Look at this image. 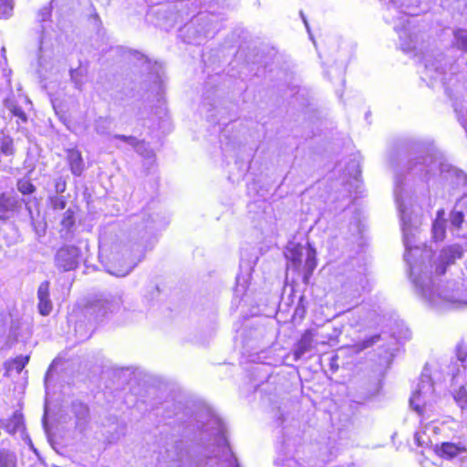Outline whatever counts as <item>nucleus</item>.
Returning <instances> with one entry per match:
<instances>
[{
	"mask_svg": "<svg viewBox=\"0 0 467 467\" xmlns=\"http://www.w3.org/2000/svg\"><path fill=\"white\" fill-rule=\"evenodd\" d=\"M54 187H55V194H61L63 193L67 189V181L64 177L59 176L55 179L54 181Z\"/></svg>",
	"mask_w": 467,
	"mask_h": 467,
	"instance_id": "35",
	"label": "nucleus"
},
{
	"mask_svg": "<svg viewBox=\"0 0 467 467\" xmlns=\"http://www.w3.org/2000/svg\"><path fill=\"white\" fill-rule=\"evenodd\" d=\"M453 45L462 51L467 52V30L457 29L453 33Z\"/></svg>",
	"mask_w": 467,
	"mask_h": 467,
	"instance_id": "23",
	"label": "nucleus"
},
{
	"mask_svg": "<svg viewBox=\"0 0 467 467\" xmlns=\"http://www.w3.org/2000/svg\"><path fill=\"white\" fill-rule=\"evenodd\" d=\"M313 348V337L309 331L305 332L297 342L294 350L295 359H300L305 354Z\"/></svg>",
	"mask_w": 467,
	"mask_h": 467,
	"instance_id": "16",
	"label": "nucleus"
},
{
	"mask_svg": "<svg viewBox=\"0 0 467 467\" xmlns=\"http://www.w3.org/2000/svg\"><path fill=\"white\" fill-rule=\"evenodd\" d=\"M62 227L70 231L71 228L75 225V211L72 208L67 209V211L63 214V218L61 219Z\"/></svg>",
	"mask_w": 467,
	"mask_h": 467,
	"instance_id": "28",
	"label": "nucleus"
},
{
	"mask_svg": "<svg viewBox=\"0 0 467 467\" xmlns=\"http://www.w3.org/2000/svg\"><path fill=\"white\" fill-rule=\"evenodd\" d=\"M304 256H306L304 265V280L305 282H307V279L317 267L316 249L309 243H307L306 246L301 244H294L293 247L288 249L286 253L287 259L290 260L292 265L295 268H297L301 265Z\"/></svg>",
	"mask_w": 467,
	"mask_h": 467,
	"instance_id": "4",
	"label": "nucleus"
},
{
	"mask_svg": "<svg viewBox=\"0 0 467 467\" xmlns=\"http://www.w3.org/2000/svg\"><path fill=\"white\" fill-rule=\"evenodd\" d=\"M408 147L411 157L409 161V170L414 173L428 175L434 173L438 168L441 172L444 171V165L429 154L427 148L422 143L411 141Z\"/></svg>",
	"mask_w": 467,
	"mask_h": 467,
	"instance_id": "3",
	"label": "nucleus"
},
{
	"mask_svg": "<svg viewBox=\"0 0 467 467\" xmlns=\"http://www.w3.org/2000/svg\"><path fill=\"white\" fill-rule=\"evenodd\" d=\"M72 412L77 419V426L78 428H83L88 420V407L83 402L76 400L72 402Z\"/></svg>",
	"mask_w": 467,
	"mask_h": 467,
	"instance_id": "17",
	"label": "nucleus"
},
{
	"mask_svg": "<svg viewBox=\"0 0 467 467\" xmlns=\"http://www.w3.org/2000/svg\"><path fill=\"white\" fill-rule=\"evenodd\" d=\"M465 451V448L459 443L442 442L440 447H437V452L441 457L453 458L458 454Z\"/></svg>",
	"mask_w": 467,
	"mask_h": 467,
	"instance_id": "20",
	"label": "nucleus"
},
{
	"mask_svg": "<svg viewBox=\"0 0 467 467\" xmlns=\"http://www.w3.org/2000/svg\"><path fill=\"white\" fill-rule=\"evenodd\" d=\"M210 424H215L217 426V432L218 433H223V423L221 421L220 419H218L217 417L215 416H213L211 418V420H209V423L206 424L204 427H205V431H209V425Z\"/></svg>",
	"mask_w": 467,
	"mask_h": 467,
	"instance_id": "37",
	"label": "nucleus"
},
{
	"mask_svg": "<svg viewBox=\"0 0 467 467\" xmlns=\"http://www.w3.org/2000/svg\"><path fill=\"white\" fill-rule=\"evenodd\" d=\"M0 153L5 157H11L15 153L14 141L8 136H4L0 140Z\"/></svg>",
	"mask_w": 467,
	"mask_h": 467,
	"instance_id": "25",
	"label": "nucleus"
},
{
	"mask_svg": "<svg viewBox=\"0 0 467 467\" xmlns=\"http://www.w3.org/2000/svg\"><path fill=\"white\" fill-rule=\"evenodd\" d=\"M48 203L54 211H62L67 206L65 196L54 194L48 197Z\"/></svg>",
	"mask_w": 467,
	"mask_h": 467,
	"instance_id": "27",
	"label": "nucleus"
},
{
	"mask_svg": "<svg viewBox=\"0 0 467 467\" xmlns=\"http://www.w3.org/2000/svg\"><path fill=\"white\" fill-rule=\"evenodd\" d=\"M29 361V356H19L6 365L7 372L15 370L20 373Z\"/></svg>",
	"mask_w": 467,
	"mask_h": 467,
	"instance_id": "24",
	"label": "nucleus"
},
{
	"mask_svg": "<svg viewBox=\"0 0 467 467\" xmlns=\"http://www.w3.org/2000/svg\"><path fill=\"white\" fill-rule=\"evenodd\" d=\"M114 306L111 302L106 299H99L86 307V315L92 317L94 320H99L109 312H112Z\"/></svg>",
	"mask_w": 467,
	"mask_h": 467,
	"instance_id": "12",
	"label": "nucleus"
},
{
	"mask_svg": "<svg viewBox=\"0 0 467 467\" xmlns=\"http://www.w3.org/2000/svg\"><path fill=\"white\" fill-rule=\"evenodd\" d=\"M80 249L75 245H64L55 254V265L60 272L75 270L79 264Z\"/></svg>",
	"mask_w": 467,
	"mask_h": 467,
	"instance_id": "5",
	"label": "nucleus"
},
{
	"mask_svg": "<svg viewBox=\"0 0 467 467\" xmlns=\"http://www.w3.org/2000/svg\"><path fill=\"white\" fill-rule=\"evenodd\" d=\"M115 138L131 145L137 151H140L143 147V143L133 136L115 135Z\"/></svg>",
	"mask_w": 467,
	"mask_h": 467,
	"instance_id": "31",
	"label": "nucleus"
},
{
	"mask_svg": "<svg viewBox=\"0 0 467 467\" xmlns=\"http://www.w3.org/2000/svg\"><path fill=\"white\" fill-rule=\"evenodd\" d=\"M67 160L71 172L75 176H80L85 169L84 161L80 151L76 149L68 150Z\"/></svg>",
	"mask_w": 467,
	"mask_h": 467,
	"instance_id": "14",
	"label": "nucleus"
},
{
	"mask_svg": "<svg viewBox=\"0 0 467 467\" xmlns=\"http://www.w3.org/2000/svg\"><path fill=\"white\" fill-rule=\"evenodd\" d=\"M6 337V325L3 320H0V348H8Z\"/></svg>",
	"mask_w": 467,
	"mask_h": 467,
	"instance_id": "36",
	"label": "nucleus"
},
{
	"mask_svg": "<svg viewBox=\"0 0 467 467\" xmlns=\"http://www.w3.org/2000/svg\"><path fill=\"white\" fill-rule=\"evenodd\" d=\"M457 403L462 407V409L467 410V391L464 388H461L456 395L454 396Z\"/></svg>",
	"mask_w": 467,
	"mask_h": 467,
	"instance_id": "34",
	"label": "nucleus"
},
{
	"mask_svg": "<svg viewBox=\"0 0 467 467\" xmlns=\"http://www.w3.org/2000/svg\"><path fill=\"white\" fill-rule=\"evenodd\" d=\"M434 391L433 383L431 378L425 371L420 375V381L417 389L414 390L412 396L410 399V407L418 413H423V407L421 404H425L426 397L432 394Z\"/></svg>",
	"mask_w": 467,
	"mask_h": 467,
	"instance_id": "6",
	"label": "nucleus"
},
{
	"mask_svg": "<svg viewBox=\"0 0 467 467\" xmlns=\"http://www.w3.org/2000/svg\"><path fill=\"white\" fill-rule=\"evenodd\" d=\"M22 206L21 200L13 193L3 192L0 194V220L5 221L11 218Z\"/></svg>",
	"mask_w": 467,
	"mask_h": 467,
	"instance_id": "11",
	"label": "nucleus"
},
{
	"mask_svg": "<svg viewBox=\"0 0 467 467\" xmlns=\"http://www.w3.org/2000/svg\"><path fill=\"white\" fill-rule=\"evenodd\" d=\"M444 213L443 210H439L432 223V237L435 241H441L445 237L446 220L443 217Z\"/></svg>",
	"mask_w": 467,
	"mask_h": 467,
	"instance_id": "19",
	"label": "nucleus"
},
{
	"mask_svg": "<svg viewBox=\"0 0 467 467\" xmlns=\"http://www.w3.org/2000/svg\"><path fill=\"white\" fill-rule=\"evenodd\" d=\"M53 2L40 7L36 16V23L38 25V38H39V50H42L44 41L50 36V32L53 31Z\"/></svg>",
	"mask_w": 467,
	"mask_h": 467,
	"instance_id": "7",
	"label": "nucleus"
},
{
	"mask_svg": "<svg viewBox=\"0 0 467 467\" xmlns=\"http://www.w3.org/2000/svg\"><path fill=\"white\" fill-rule=\"evenodd\" d=\"M150 233L145 230L144 234L141 236V241L136 243L131 249L125 248L123 250V262H119V253L111 254L112 264L115 265L110 266L108 272L115 276L122 277L129 275L134 267L143 259L145 254L144 239L150 236Z\"/></svg>",
	"mask_w": 467,
	"mask_h": 467,
	"instance_id": "2",
	"label": "nucleus"
},
{
	"mask_svg": "<svg viewBox=\"0 0 467 467\" xmlns=\"http://www.w3.org/2000/svg\"><path fill=\"white\" fill-rule=\"evenodd\" d=\"M380 388V383L379 380L373 381V389L371 390L372 393H377Z\"/></svg>",
	"mask_w": 467,
	"mask_h": 467,
	"instance_id": "41",
	"label": "nucleus"
},
{
	"mask_svg": "<svg viewBox=\"0 0 467 467\" xmlns=\"http://www.w3.org/2000/svg\"><path fill=\"white\" fill-rule=\"evenodd\" d=\"M32 332V322L30 320H13L6 337L8 348H11L16 342H26L31 337Z\"/></svg>",
	"mask_w": 467,
	"mask_h": 467,
	"instance_id": "9",
	"label": "nucleus"
},
{
	"mask_svg": "<svg viewBox=\"0 0 467 467\" xmlns=\"http://www.w3.org/2000/svg\"><path fill=\"white\" fill-rule=\"evenodd\" d=\"M5 107L12 112L14 116H16L23 122H26L27 120L26 114L24 112V110L12 101H6Z\"/></svg>",
	"mask_w": 467,
	"mask_h": 467,
	"instance_id": "30",
	"label": "nucleus"
},
{
	"mask_svg": "<svg viewBox=\"0 0 467 467\" xmlns=\"http://www.w3.org/2000/svg\"><path fill=\"white\" fill-rule=\"evenodd\" d=\"M300 16H301V17H302V20H303V22H304V24H305V26H306V29H307V31L309 32V26H308L307 20H306V16H305V15H304V13H303L302 11L300 12Z\"/></svg>",
	"mask_w": 467,
	"mask_h": 467,
	"instance_id": "42",
	"label": "nucleus"
},
{
	"mask_svg": "<svg viewBox=\"0 0 467 467\" xmlns=\"http://www.w3.org/2000/svg\"><path fill=\"white\" fill-rule=\"evenodd\" d=\"M69 76L75 88L78 90H82L88 76V67H83L80 63L77 68H70Z\"/></svg>",
	"mask_w": 467,
	"mask_h": 467,
	"instance_id": "18",
	"label": "nucleus"
},
{
	"mask_svg": "<svg viewBox=\"0 0 467 467\" xmlns=\"http://www.w3.org/2000/svg\"><path fill=\"white\" fill-rule=\"evenodd\" d=\"M348 165L352 169V171H348L349 175L356 176L357 174H358L360 172V171L358 170V164L355 160H350V161L348 162Z\"/></svg>",
	"mask_w": 467,
	"mask_h": 467,
	"instance_id": "40",
	"label": "nucleus"
},
{
	"mask_svg": "<svg viewBox=\"0 0 467 467\" xmlns=\"http://www.w3.org/2000/svg\"><path fill=\"white\" fill-rule=\"evenodd\" d=\"M303 301H304L303 296H301L300 300H299V303L296 306V307L295 309V313H294V316L295 317H298L299 318H303L305 317V314H306V307L303 305Z\"/></svg>",
	"mask_w": 467,
	"mask_h": 467,
	"instance_id": "39",
	"label": "nucleus"
},
{
	"mask_svg": "<svg viewBox=\"0 0 467 467\" xmlns=\"http://www.w3.org/2000/svg\"><path fill=\"white\" fill-rule=\"evenodd\" d=\"M456 356H457V359L459 361H461L462 363H463L465 361V359L467 358V349L463 345L459 344L457 346Z\"/></svg>",
	"mask_w": 467,
	"mask_h": 467,
	"instance_id": "38",
	"label": "nucleus"
},
{
	"mask_svg": "<svg viewBox=\"0 0 467 467\" xmlns=\"http://www.w3.org/2000/svg\"><path fill=\"white\" fill-rule=\"evenodd\" d=\"M109 129V121L107 119L99 118L96 120L95 130L98 134L104 135Z\"/></svg>",
	"mask_w": 467,
	"mask_h": 467,
	"instance_id": "32",
	"label": "nucleus"
},
{
	"mask_svg": "<svg viewBox=\"0 0 467 467\" xmlns=\"http://www.w3.org/2000/svg\"><path fill=\"white\" fill-rule=\"evenodd\" d=\"M451 230L467 238V197L456 203L450 215Z\"/></svg>",
	"mask_w": 467,
	"mask_h": 467,
	"instance_id": "8",
	"label": "nucleus"
},
{
	"mask_svg": "<svg viewBox=\"0 0 467 467\" xmlns=\"http://www.w3.org/2000/svg\"><path fill=\"white\" fill-rule=\"evenodd\" d=\"M379 340H380V335L377 334V335L371 336L369 337H367L364 340H362L361 342H359L358 344V348L360 350H363V349H366V348H368L372 347L373 345H375Z\"/></svg>",
	"mask_w": 467,
	"mask_h": 467,
	"instance_id": "33",
	"label": "nucleus"
},
{
	"mask_svg": "<svg viewBox=\"0 0 467 467\" xmlns=\"http://www.w3.org/2000/svg\"><path fill=\"white\" fill-rule=\"evenodd\" d=\"M395 196L402 222L403 243L406 248L404 260L410 266V276L416 289L423 298L433 305L446 302L467 306V296L463 294L462 285L450 282L442 289H434L431 277L433 268H435L437 275H443L448 265L461 258L462 247L452 245L442 249L438 260L432 263V250L425 244L420 247L417 244L418 225L416 223H413L410 218H408L397 189Z\"/></svg>",
	"mask_w": 467,
	"mask_h": 467,
	"instance_id": "1",
	"label": "nucleus"
},
{
	"mask_svg": "<svg viewBox=\"0 0 467 467\" xmlns=\"http://www.w3.org/2000/svg\"><path fill=\"white\" fill-rule=\"evenodd\" d=\"M400 40L401 49L405 52L412 51L416 48V43L412 38L410 30L404 26L400 32Z\"/></svg>",
	"mask_w": 467,
	"mask_h": 467,
	"instance_id": "22",
	"label": "nucleus"
},
{
	"mask_svg": "<svg viewBox=\"0 0 467 467\" xmlns=\"http://www.w3.org/2000/svg\"><path fill=\"white\" fill-rule=\"evenodd\" d=\"M49 282H42L37 289L38 311L42 316H48L53 308L52 302L49 298Z\"/></svg>",
	"mask_w": 467,
	"mask_h": 467,
	"instance_id": "13",
	"label": "nucleus"
},
{
	"mask_svg": "<svg viewBox=\"0 0 467 467\" xmlns=\"http://www.w3.org/2000/svg\"><path fill=\"white\" fill-rule=\"evenodd\" d=\"M169 456L172 461L178 462V467H197L188 444L183 441H175L172 451H169Z\"/></svg>",
	"mask_w": 467,
	"mask_h": 467,
	"instance_id": "10",
	"label": "nucleus"
},
{
	"mask_svg": "<svg viewBox=\"0 0 467 467\" xmlns=\"http://www.w3.org/2000/svg\"><path fill=\"white\" fill-rule=\"evenodd\" d=\"M17 190L24 195L31 194L36 191V187L29 180L21 179L17 182Z\"/></svg>",
	"mask_w": 467,
	"mask_h": 467,
	"instance_id": "29",
	"label": "nucleus"
},
{
	"mask_svg": "<svg viewBox=\"0 0 467 467\" xmlns=\"http://www.w3.org/2000/svg\"><path fill=\"white\" fill-rule=\"evenodd\" d=\"M14 0H0V19H8L13 16Z\"/></svg>",
	"mask_w": 467,
	"mask_h": 467,
	"instance_id": "26",
	"label": "nucleus"
},
{
	"mask_svg": "<svg viewBox=\"0 0 467 467\" xmlns=\"http://www.w3.org/2000/svg\"><path fill=\"white\" fill-rule=\"evenodd\" d=\"M0 467H17L16 452L5 448H0Z\"/></svg>",
	"mask_w": 467,
	"mask_h": 467,
	"instance_id": "21",
	"label": "nucleus"
},
{
	"mask_svg": "<svg viewBox=\"0 0 467 467\" xmlns=\"http://www.w3.org/2000/svg\"><path fill=\"white\" fill-rule=\"evenodd\" d=\"M0 425L8 433L14 434L17 431L24 430V418L23 414L16 411L13 416L8 420H0Z\"/></svg>",
	"mask_w": 467,
	"mask_h": 467,
	"instance_id": "15",
	"label": "nucleus"
}]
</instances>
